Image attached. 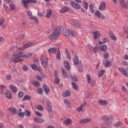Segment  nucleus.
Returning <instances> with one entry per match:
<instances>
[{
	"label": "nucleus",
	"mask_w": 128,
	"mask_h": 128,
	"mask_svg": "<svg viewBox=\"0 0 128 128\" xmlns=\"http://www.w3.org/2000/svg\"><path fill=\"white\" fill-rule=\"evenodd\" d=\"M60 32L66 36H70V29L66 30L64 27L58 26L55 29L52 34L48 36L49 40H56L60 36Z\"/></svg>",
	"instance_id": "f257e3e1"
},
{
	"label": "nucleus",
	"mask_w": 128,
	"mask_h": 128,
	"mask_svg": "<svg viewBox=\"0 0 128 128\" xmlns=\"http://www.w3.org/2000/svg\"><path fill=\"white\" fill-rule=\"evenodd\" d=\"M20 58H26V54H24V52H18V54L12 58V60L14 62V64H16V62H24V59Z\"/></svg>",
	"instance_id": "f03ea898"
},
{
	"label": "nucleus",
	"mask_w": 128,
	"mask_h": 128,
	"mask_svg": "<svg viewBox=\"0 0 128 128\" xmlns=\"http://www.w3.org/2000/svg\"><path fill=\"white\" fill-rule=\"evenodd\" d=\"M38 0H23L22 4L25 8H28V4H37Z\"/></svg>",
	"instance_id": "7ed1b4c3"
},
{
	"label": "nucleus",
	"mask_w": 128,
	"mask_h": 128,
	"mask_svg": "<svg viewBox=\"0 0 128 128\" xmlns=\"http://www.w3.org/2000/svg\"><path fill=\"white\" fill-rule=\"evenodd\" d=\"M40 62L43 68H46V64H48V57L46 56H42L41 57Z\"/></svg>",
	"instance_id": "20e7f679"
},
{
	"label": "nucleus",
	"mask_w": 128,
	"mask_h": 128,
	"mask_svg": "<svg viewBox=\"0 0 128 128\" xmlns=\"http://www.w3.org/2000/svg\"><path fill=\"white\" fill-rule=\"evenodd\" d=\"M101 120L104 122H110V120H114V117L112 116H108L107 115H105L101 117Z\"/></svg>",
	"instance_id": "39448f33"
},
{
	"label": "nucleus",
	"mask_w": 128,
	"mask_h": 128,
	"mask_svg": "<svg viewBox=\"0 0 128 128\" xmlns=\"http://www.w3.org/2000/svg\"><path fill=\"white\" fill-rule=\"evenodd\" d=\"M86 106V102H84L77 108V112H86V109L84 108V106Z\"/></svg>",
	"instance_id": "423d86ee"
},
{
	"label": "nucleus",
	"mask_w": 128,
	"mask_h": 128,
	"mask_svg": "<svg viewBox=\"0 0 128 128\" xmlns=\"http://www.w3.org/2000/svg\"><path fill=\"white\" fill-rule=\"evenodd\" d=\"M119 2L122 8H128V1L126 2V0H119Z\"/></svg>",
	"instance_id": "0eeeda50"
},
{
	"label": "nucleus",
	"mask_w": 128,
	"mask_h": 128,
	"mask_svg": "<svg viewBox=\"0 0 128 128\" xmlns=\"http://www.w3.org/2000/svg\"><path fill=\"white\" fill-rule=\"evenodd\" d=\"M92 122V118H86L85 119L81 120L80 121V124H88V122Z\"/></svg>",
	"instance_id": "6e6552de"
},
{
	"label": "nucleus",
	"mask_w": 128,
	"mask_h": 128,
	"mask_svg": "<svg viewBox=\"0 0 128 128\" xmlns=\"http://www.w3.org/2000/svg\"><path fill=\"white\" fill-rule=\"evenodd\" d=\"M118 70L120 72H122V74L124 76H126V78H128V72H126V70L124 68H118Z\"/></svg>",
	"instance_id": "1a4fd4ad"
},
{
	"label": "nucleus",
	"mask_w": 128,
	"mask_h": 128,
	"mask_svg": "<svg viewBox=\"0 0 128 128\" xmlns=\"http://www.w3.org/2000/svg\"><path fill=\"white\" fill-rule=\"evenodd\" d=\"M71 5L74 8H76V10H78L80 8V4L74 2V1H71Z\"/></svg>",
	"instance_id": "9d476101"
},
{
	"label": "nucleus",
	"mask_w": 128,
	"mask_h": 128,
	"mask_svg": "<svg viewBox=\"0 0 128 128\" xmlns=\"http://www.w3.org/2000/svg\"><path fill=\"white\" fill-rule=\"evenodd\" d=\"M47 107L46 108V110H48V112H52V104H50V101H48L46 103Z\"/></svg>",
	"instance_id": "9b49d317"
},
{
	"label": "nucleus",
	"mask_w": 128,
	"mask_h": 128,
	"mask_svg": "<svg viewBox=\"0 0 128 128\" xmlns=\"http://www.w3.org/2000/svg\"><path fill=\"white\" fill-rule=\"evenodd\" d=\"M6 2L8 4L10 5V10H16V6L14 4H12V0H6Z\"/></svg>",
	"instance_id": "f8f14e48"
},
{
	"label": "nucleus",
	"mask_w": 128,
	"mask_h": 128,
	"mask_svg": "<svg viewBox=\"0 0 128 128\" xmlns=\"http://www.w3.org/2000/svg\"><path fill=\"white\" fill-rule=\"evenodd\" d=\"M10 90L14 92V94H16V92H18V88L14 86V84H11L10 85Z\"/></svg>",
	"instance_id": "ddd939ff"
},
{
	"label": "nucleus",
	"mask_w": 128,
	"mask_h": 128,
	"mask_svg": "<svg viewBox=\"0 0 128 128\" xmlns=\"http://www.w3.org/2000/svg\"><path fill=\"white\" fill-rule=\"evenodd\" d=\"M73 62L76 66L80 64V61H78V57L76 56H76L73 58Z\"/></svg>",
	"instance_id": "4468645a"
},
{
	"label": "nucleus",
	"mask_w": 128,
	"mask_h": 128,
	"mask_svg": "<svg viewBox=\"0 0 128 128\" xmlns=\"http://www.w3.org/2000/svg\"><path fill=\"white\" fill-rule=\"evenodd\" d=\"M93 34H94V40H98V38H100V36H102V34H100V33L98 32V31L94 32Z\"/></svg>",
	"instance_id": "2eb2a0df"
},
{
	"label": "nucleus",
	"mask_w": 128,
	"mask_h": 128,
	"mask_svg": "<svg viewBox=\"0 0 128 128\" xmlns=\"http://www.w3.org/2000/svg\"><path fill=\"white\" fill-rule=\"evenodd\" d=\"M42 88H44L46 94H48L50 92V87H48V86H46V84H44L42 85Z\"/></svg>",
	"instance_id": "dca6fc26"
},
{
	"label": "nucleus",
	"mask_w": 128,
	"mask_h": 128,
	"mask_svg": "<svg viewBox=\"0 0 128 128\" xmlns=\"http://www.w3.org/2000/svg\"><path fill=\"white\" fill-rule=\"evenodd\" d=\"M106 2H102L99 6V10H106Z\"/></svg>",
	"instance_id": "f3484780"
},
{
	"label": "nucleus",
	"mask_w": 128,
	"mask_h": 128,
	"mask_svg": "<svg viewBox=\"0 0 128 128\" xmlns=\"http://www.w3.org/2000/svg\"><path fill=\"white\" fill-rule=\"evenodd\" d=\"M52 9H48L46 11V18H50L52 16Z\"/></svg>",
	"instance_id": "a211bd4d"
},
{
	"label": "nucleus",
	"mask_w": 128,
	"mask_h": 128,
	"mask_svg": "<svg viewBox=\"0 0 128 128\" xmlns=\"http://www.w3.org/2000/svg\"><path fill=\"white\" fill-rule=\"evenodd\" d=\"M64 64L66 70H70V66L68 62L65 60L64 62Z\"/></svg>",
	"instance_id": "6ab92c4d"
},
{
	"label": "nucleus",
	"mask_w": 128,
	"mask_h": 128,
	"mask_svg": "<svg viewBox=\"0 0 128 128\" xmlns=\"http://www.w3.org/2000/svg\"><path fill=\"white\" fill-rule=\"evenodd\" d=\"M5 96L8 100H12V94L10 92V91H7L5 94Z\"/></svg>",
	"instance_id": "aec40b11"
},
{
	"label": "nucleus",
	"mask_w": 128,
	"mask_h": 128,
	"mask_svg": "<svg viewBox=\"0 0 128 128\" xmlns=\"http://www.w3.org/2000/svg\"><path fill=\"white\" fill-rule=\"evenodd\" d=\"M98 102L100 106H108V102L106 100H100L98 101Z\"/></svg>",
	"instance_id": "412c9836"
},
{
	"label": "nucleus",
	"mask_w": 128,
	"mask_h": 128,
	"mask_svg": "<svg viewBox=\"0 0 128 128\" xmlns=\"http://www.w3.org/2000/svg\"><path fill=\"white\" fill-rule=\"evenodd\" d=\"M62 96H64V98H68V96H70V92L68 90H66L64 92L62 93Z\"/></svg>",
	"instance_id": "4be33fe9"
},
{
	"label": "nucleus",
	"mask_w": 128,
	"mask_h": 128,
	"mask_svg": "<svg viewBox=\"0 0 128 128\" xmlns=\"http://www.w3.org/2000/svg\"><path fill=\"white\" fill-rule=\"evenodd\" d=\"M68 10H70V8H68L67 6H64L61 8L60 12L61 14H64V12H68Z\"/></svg>",
	"instance_id": "5701e85b"
},
{
	"label": "nucleus",
	"mask_w": 128,
	"mask_h": 128,
	"mask_svg": "<svg viewBox=\"0 0 128 128\" xmlns=\"http://www.w3.org/2000/svg\"><path fill=\"white\" fill-rule=\"evenodd\" d=\"M109 36L110 38H111V40H116V36L114 34V33H112V32H109Z\"/></svg>",
	"instance_id": "b1692460"
},
{
	"label": "nucleus",
	"mask_w": 128,
	"mask_h": 128,
	"mask_svg": "<svg viewBox=\"0 0 128 128\" xmlns=\"http://www.w3.org/2000/svg\"><path fill=\"white\" fill-rule=\"evenodd\" d=\"M73 26H76V28H82V25L78 22H73Z\"/></svg>",
	"instance_id": "393cba45"
},
{
	"label": "nucleus",
	"mask_w": 128,
	"mask_h": 128,
	"mask_svg": "<svg viewBox=\"0 0 128 128\" xmlns=\"http://www.w3.org/2000/svg\"><path fill=\"white\" fill-rule=\"evenodd\" d=\"M48 52H49V54H56V48H49Z\"/></svg>",
	"instance_id": "a878e982"
},
{
	"label": "nucleus",
	"mask_w": 128,
	"mask_h": 128,
	"mask_svg": "<svg viewBox=\"0 0 128 128\" xmlns=\"http://www.w3.org/2000/svg\"><path fill=\"white\" fill-rule=\"evenodd\" d=\"M111 124H112L111 122H105L102 124V126H104V128H110Z\"/></svg>",
	"instance_id": "bb28decb"
},
{
	"label": "nucleus",
	"mask_w": 128,
	"mask_h": 128,
	"mask_svg": "<svg viewBox=\"0 0 128 128\" xmlns=\"http://www.w3.org/2000/svg\"><path fill=\"white\" fill-rule=\"evenodd\" d=\"M32 46H34V44L28 42L24 44V46H23V48H24V50H26V48H28Z\"/></svg>",
	"instance_id": "cd10ccee"
},
{
	"label": "nucleus",
	"mask_w": 128,
	"mask_h": 128,
	"mask_svg": "<svg viewBox=\"0 0 128 128\" xmlns=\"http://www.w3.org/2000/svg\"><path fill=\"white\" fill-rule=\"evenodd\" d=\"M30 20H34L36 24H38V18L34 16H32L31 17H28Z\"/></svg>",
	"instance_id": "c85d7f7f"
},
{
	"label": "nucleus",
	"mask_w": 128,
	"mask_h": 128,
	"mask_svg": "<svg viewBox=\"0 0 128 128\" xmlns=\"http://www.w3.org/2000/svg\"><path fill=\"white\" fill-rule=\"evenodd\" d=\"M100 50L102 52H106L108 50V46H106V45H102L100 46Z\"/></svg>",
	"instance_id": "c756f323"
},
{
	"label": "nucleus",
	"mask_w": 128,
	"mask_h": 128,
	"mask_svg": "<svg viewBox=\"0 0 128 128\" xmlns=\"http://www.w3.org/2000/svg\"><path fill=\"white\" fill-rule=\"evenodd\" d=\"M8 110L10 112L13 114H16L17 111L16 110L15 108H8Z\"/></svg>",
	"instance_id": "7c9ffc66"
},
{
	"label": "nucleus",
	"mask_w": 128,
	"mask_h": 128,
	"mask_svg": "<svg viewBox=\"0 0 128 128\" xmlns=\"http://www.w3.org/2000/svg\"><path fill=\"white\" fill-rule=\"evenodd\" d=\"M64 122L66 126H68V124H72V120L70 118H68L64 120Z\"/></svg>",
	"instance_id": "2f4dec72"
},
{
	"label": "nucleus",
	"mask_w": 128,
	"mask_h": 128,
	"mask_svg": "<svg viewBox=\"0 0 128 128\" xmlns=\"http://www.w3.org/2000/svg\"><path fill=\"white\" fill-rule=\"evenodd\" d=\"M105 68H110V66H112V62L108 60L106 62L105 64H104Z\"/></svg>",
	"instance_id": "473e14b6"
},
{
	"label": "nucleus",
	"mask_w": 128,
	"mask_h": 128,
	"mask_svg": "<svg viewBox=\"0 0 128 128\" xmlns=\"http://www.w3.org/2000/svg\"><path fill=\"white\" fill-rule=\"evenodd\" d=\"M30 96L28 95H26L24 98L22 99V102H24L26 100H30Z\"/></svg>",
	"instance_id": "72a5a7b5"
},
{
	"label": "nucleus",
	"mask_w": 128,
	"mask_h": 128,
	"mask_svg": "<svg viewBox=\"0 0 128 128\" xmlns=\"http://www.w3.org/2000/svg\"><path fill=\"white\" fill-rule=\"evenodd\" d=\"M110 40H108V38H104L103 39V42H100L99 44H106V42H108Z\"/></svg>",
	"instance_id": "f704fd0d"
},
{
	"label": "nucleus",
	"mask_w": 128,
	"mask_h": 128,
	"mask_svg": "<svg viewBox=\"0 0 128 128\" xmlns=\"http://www.w3.org/2000/svg\"><path fill=\"white\" fill-rule=\"evenodd\" d=\"M56 58L58 60H60L61 57H60V51L59 49L58 50V54H56Z\"/></svg>",
	"instance_id": "c9c22d12"
},
{
	"label": "nucleus",
	"mask_w": 128,
	"mask_h": 128,
	"mask_svg": "<svg viewBox=\"0 0 128 128\" xmlns=\"http://www.w3.org/2000/svg\"><path fill=\"white\" fill-rule=\"evenodd\" d=\"M62 74L64 76V78H68V73L66 72V70H64V68H61Z\"/></svg>",
	"instance_id": "e433bc0d"
},
{
	"label": "nucleus",
	"mask_w": 128,
	"mask_h": 128,
	"mask_svg": "<svg viewBox=\"0 0 128 128\" xmlns=\"http://www.w3.org/2000/svg\"><path fill=\"white\" fill-rule=\"evenodd\" d=\"M72 84L74 90H78V86L76 85V84L73 82Z\"/></svg>",
	"instance_id": "4c0bfd02"
},
{
	"label": "nucleus",
	"mask_w": 128,
	"mask_h": 128,
	"mask_svg": "<svg viewBox=\"0 0 128 128\" xmlns=\"http://www.w3.org/2000/svg\"><path fill=\"white\" fill-rule=\"evenodd\" d=\"M64 104H66V106L68 107V108H70L72 106V105L70 104V102H68V100L66 99L64 100Z\"/></svg>",
	"instance_id": "58836bf2"
},
{
	"label": "nucleus",
	"mask_w": 128,
	"mask_h": 128,
	"mask_svg": "<svg viewBox=\"0 0 128 128\" xmlns=\"http://www.w3.org/2000/svg\"><path fill=\"white\" fill-rule=\"evenodd\" d=\"M32 84L36 88H38V86H40V82H38V81H34L32 82Z\"/></svg>",
	"instance_id": "ea45409f"
},
{
	"label": "nucleus",
	"mask_w": 128,
	"mask_h": 128,
	"mask_svg": "<svg viewBox=\"0 0 128 128\" xmlns=\"http://www.w3.org/2000/svg\"><path fill=\"white\" fill-rule=\"evenodd\" d=\"M122 124V122H118L114 124V126L115 128H118V126H120Z\"/></svg>",
	"instance_id": "a19ab883"
},
{
	"label": "nucleus",
	"mask_w": 128,
	"mask_h": 128,
	"mask_svg": "<svg viewBox=\"0 0 128 128\" xmlns=\"http://www.w3.org/2000/svg\"><path fill=\"white\" fill-rule=\"evenodd\" d=\"M106 70H102L101 71H100L98 74L99 78H102V76H104V74Z\"/></svg>",
	"instance_id": "79ce46f5"
},
{
	"label": "nucleus",
	"mask_w": 128,
	"mask_h": 128,
	"mask_svg": "<svg viewBox=\"0 0 128 128\" xmlns=\"http://www.w3.org/2000/svg\"><path fill=\"white\" fill-rule=\"evenodd\" d=\"M81 64L82 62H80L78 66V70L80 72H84V70L82 69V66Z\"/></svg>",
	"instance_id": "37998d69"
},
{
	"label": "nucleus",
	"mask_w": 128,
	"mask_h": 128,
	"mask_svg": "<svg viewBox=\"0 0 128 128\" xmlns=\"http://www.w3.org/2000/svg\"><path fill=\"white\" fill-rule=\"evenodd\" d=\"M24 112L26 116H28L29 118L30 116H32V113L30 110H26Z\"/></svg>",
	"instance_id": "c03bdc74"
},
{
	"label": "nucleus",
	"mask_w": 128,
	"mask_h": 128,
	"mask_svg": "<svg viewBox=\"0 0 128 128\" xmlns=\"http://www.w3.org/2000/svg\"><path fill=\"white\" fill-rule=\"evenodd\" d=\"M94 14L95 16H96L100 18V16H102V14L100 13V11L96 10Z\"/></svg>",
	"instance_id": "a18cd8bd"
},
{
	"label": "nucleus",
	"mask_w": 128,
	"mask_h": 128,
	"mask_svg": "<svg viewBox=\"0 0 128 128\" xmlns=\"http://www.w3.org/2000/svg\"><path fill=\"white\" fill-rule=\"evenodd\" d=\"M70 36H76V32H74V30L70 29Z\"/></svg>",
	"instance_id": "49530a36"
},
{
	"label": "nucleus",
	"mask_w": 128,
	"mask_h": 128,
	"mask_svg": "<svg viewBox=\"0 0 128 128\" xmlns=\"http://www.w3.org/2000/svg\"><path fill=\"white\" fill-rule=\"evenodd\" d=\"M22 69L24 72H28V66L24 65L22 66Z\"/></svg>",
	"instance_id": "de8ad7c7"
},
{
	"label": "nucleus",
	"mask_w": 128,
	"mask_h": 128,
	"mask_svg": "<svg viewBox=\"0 0 128 128\" xmlns=\"http://www.w3.org/2000/svg\"><path fill=\"white\" fill-rule=\"evenodd\" d=\"M32 68L34 70H36L38 69V66L36 64H32L30 65Z\"/></svg>",
	"instance_id": "09e8293b"
},
{
	"label": "nucleus",
	"mask_w": 128,
	"mask_h": 128,
	"mask_svg": "<svg viewBox=\"0 0 128 128\" xmlns=\"http://www.w3.org/2000/svg\"><path fill=\"white\" fill-rule=\"evenodd\" d=\"M104 58L106 59V58H110V53H108V52L104 53Z\"/></svg>",
	"instance_id": "8fccbe9b"
},
{
	"label": "nucleus",
	"mask_w": 128,
	"mask_h": 128,
	"mask_svg": "<svg viewBox=\"0 0 128 128\" xmlns=\"http://www.w3.org/2000/svg\"><path fill=\"white\" fill-rule=\"evenodd\" d=\"M71 79L72 80H73V82H78V78H76V76H72Z\"/></svg>",
	"instance_id": "3c124183"
},
{
	"label": "nucleus",
	"mask_w": 128,
	"mask_h": 128,
	"mask_svg": "<svg viewBox=\"0 0 128 128\" xmlns=\"http://www.w3.org/2000/svg\"><path fill=\"white\" fill-rule=\"evenodd\" d=\"M32 53H28V54H25V58H32Z\"/></svg>",
	"instance_id": "603ef678"
},
{
	"label": "nucleus",
	"mask_w": 128,
	"mask_h": 128,
	"mask_svg": "<svg viewBox=\"0 0 128 128\" xmlns=\"http://www.w3.org/2000/svg\"><path fill=\"white\" fill-rule=\"evenodd\" d=\"M18 116L20 118H24L26 116V113L24 112H18Z\"/></svg>",
	"instance_id": "864d4df0"
},
{
	"label": "nucleus",
	"mask_w": 128,
	"mask_h": 128,
	"mask_svg": "<svg viewBox=\"0 0 128 128\" xmlns=\"http://www.w3.org/2000/svg\"><path fill=\"white\" fill-rule=\"evenodd\" d=\"M86 76H87V82L88 84H90L92 79L90 78V74H87Z\"/></svg>",
	"instance_id": "5fc2aeb1"
},
{
	"label": "nucleus",
	"mask_w": 128,
	"mask_h": 128,
	"mask_svg": "<svg viewBox=\"0 0 128 128\" xmlns=\"http://www.w3.org/2000/svg\"><path fill=\"white\" fill-rule=\"evenodd\" d=\"M43 90L42 89V88H38L37 90V92H38V94H42V92H43Z\"/></svg>",
	"instance_id": "6e6d98bb"
},
{
	"label": "nucleus",
	"mask_w": 128,
	"mask_h": 128,
	"mask_svg": "<svg viewBox=\"0 0 128 128\" xmlns=\"http://www.w3.org/2000/svg\"><path fill=\"white\" fill-rule=\"evenodd\" d=\"M18 98H23L24 97V92H20L18 93Z\"/></svg>",
	"instance_id": "4d7b16f0"
},
{
	"label": "nucleus",
	"mask_w": 128,
	"mask_h": 128,
	"mask_svg": "<svg viewBox=\"0 0 128 128\" xmlns=\"http://www.w3.org/2000/svg\"><path fill=\"white\" fill-rule=\"evenodd\" d=\"M34 120L36 123L38 124V122H42V121H38V117H34Z\"/></svg>",
	"instance_id": "13d9d810"
},
{
	"label": "nucleus",
	"mask_w": 128,
	"mask_h": 128,
	"mask_svg": "<svg viewBox=\"0 0 128 128\" xmlns=\"http://www.w3.org/2000/svg\"><path fill=\"white\" fill-rule=\"evenodd\" d=\"M98 50H100V48H98V46H96L93 49V50H92V52H98Z\"/></svg>",
	"instance_id": "bf43d9fd"
},
{
	"label": "nucleus",
	"mask_w": 128,
	"mask_h": 128,
	"mask_svg": "<svg viewBox=\"0 0 128 128\" xmlns=\"http://www.w3.org/2000/svg\"><path fill=\"white\" fill-rule=\"evenodd\" d=\"M35 114H36V116H40V118H42V114L38 112H36Z\"/></svg>",
	"instance_id": "052dcab7"
},
{
	"label": "nucleus",
	"mask_w": 128,
	"mask_h": 128,
	"mask_svg": "<svg viewBox=\"0 0 128 128\" xmlns=\"http://www.w3.org/2000/svg\"><path fill=\"white\" fill-rule=\"evenodd\" d=\"M84 8H86V10H88V3L84 2Z\"/></svg>",
	"instance_id": "680f3d73"
},
{
	"label": "nucleus",
	"mask_w": 128,
	"mask_h": 128,
	"mask_svg": "<svg viewBox=\"0 0 128 128\" xmlns=\"http://www.w3.org/2000/svg\"><path fill=\"white\" fill-rule=\"evenodd\" d=\"M122 90L124 92H128V90H126V88L124 86H122Z\"/></svg>",
	"instance_id": "e2e57ef3"
},
{
	"label": "nucleus",
	"mask_w": 128,
	"mask_h": 128,
	"mask_svg": "<svg viewBox=\"0 0 128 128\" xmlns=\"http://www.w3.org/2000/svg\"><path fill=\"white\" fill-rule=\"evenodd\" d=\"M37 110H44V108H42V106L41 105H38L37 106Z\"/></svg>",
	"instance_id": "0e129e2a"
},
{
	"label": "nucleus",
	"mask_w": 128,
	"mask_h": 128,
	"mask_svg": "<svg viewBox=\"0 0 128 128\" xmlns=\"http://www.w3.org/2000/svg\"><path fill=\"white\" fill-rule=\"evenodd\" d=\"M124 30L125 32H126V34H128V26H124Z\"/></svg>",
	"instance_id": "69168bd1"
},
{
	"label": "nucleus",
	"mask_w": 128,
	"mask_h": 128,
	"mask_svg": "<svg viewBox=\"0 0 128 128\" xmlns=\"http://www.w3.org/2000/svg\"><path fill=\"white\" fill-rule=\"evenodd\" d=\"M28 16H32V12L30 10H28L27 12Z\"/></svg>",
	"instance_id": "338daca9"
},
{
	"label": "nucleus",
	"mask_w": 128,
	"mask_h": 128,
	"mask_svg": "<svg viewBox=\"0 0 128 128\" xmlns=\"http://www.w3.org/2000/svg\"><path fill=\"white\" fill-rule=\"evenodd\" d=\"M59 82H60V78H55V80H54V84H58Z\"/></svg>",
	"instance_id": "774afa93"
}]
</instances>
